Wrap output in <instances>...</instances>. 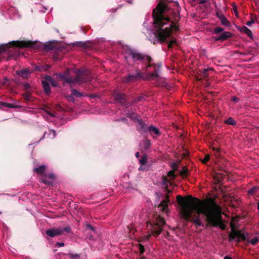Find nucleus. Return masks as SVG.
Segmentation results:
<instances>
[{
    "instance_id": "obj_29",
    "label": "nucleus",
    "mask_w": 259,
    "mask_h": 259,
    "mask_svg": "<svg viewBox=\"0 0 259 259\" xmlns=\"http://www.w3.org/2000/svg\"><path fill=\"white\" fill-rule=\"evenodd\" d=\"M224 30V29L223 28L221 27H217L214 29V33H216V34H218V33H220L223 32Z\"/></svg>"
},
{
    "instance_id": "obj_10",
    "label": "nucleus",
    "mask_w": 259,
    "mask_h": 259,
    "mask_svg": "<svg viewBox=\"0 0 259 259\" xmlns=\"http://www.w3.org/2000/svg\"><path fill=\"white\" fill-rule=\"evenodd\" d=\"M236 238H239L242 241H246L248 240L246 238L245 235L242 233L241 231L238 230L236 231L232 229L231 232L229 234L228 241L231 242L233 239H235Z\"/></svg>"
},
{
    "instance_id": "obj_3",
    "label": "nucleus",
    "mask_w": 259,
    "mask_h": 259,
    "mask_svg": "<svg viewBox=\"0 0 259 259\" xmlns=\"http://www.w3.org/2000/svg\"><path fill=\"white\" fill-rule=\"evenodd\" d=\"M165 224L163 217L157 213L153 214L152 218L147 223V234L141 238V241L144 242L149 240L151 236L157 237L161 232L162 227Z\"/></svg>"
},
{
    "instance_id": "obj_37",
    "label": "nucleus",
    "mask_w": 259,
    "mask_h": 259,
    "mask_svg": "<svg viewBox=\"0 0 259 259\" xmlns=\"http://www.w3.org/2000/svg\"><path fill=\"white\" fill-rule=\"evenodd\" d=\"M231 100H232L233 102H234L237 103V102L239 101V99H238L237 97L233 96V97L232 98Z\"/></svg>"
},
{
    "instance_id": "obj_17",
    "label": "nucleus",
    "mask_w": 259,
    "mask_h": 259,
    "mask_svg": "<svg viewBox=\"0 0 259 259\" xmlns=\"http://www.w3.org/2000/svg\"><path fill=\"white\" fill-rule=\"evenodd\" d=\"M17 73L24 78H28L31 74V72L27 69H23L21 71H17Z\"/></svg>"
},
{
    "instance_id": "obj_9",
    "label": "nucleus",
    "mask_w": 259,
    "mask_h": 259,
    "mask_svg": "<svg viewBox=\"0 0 259 259\" xmlns=\"http://www.w3.org/2000/svg\"><path fill=\"white\" fill-rule=\"evenodd\" d=\"M70 228L69 227H59L58 228H53L48 229L46 231V234L51 237H54L55 236H59L64 233V232H68L70 231Z\"/></svg>"
},
{
    "instance_id": "obj_27",
    "label": "nucleus",
    "mask_w": 259,
    "mask_h": 259,
    "mask_svg": "<svg viewBox=\"0 0 259 259\" xmlns=\"http://www.w3.org/2000/svg\"><path fill=\"white\" fill-rule=\"evenodd\" d=\"M0 104L3 106H4L5 107H9L11 108L16 107V106H15L13 104H11V103H5V102H0Z\"/></svg>"
},
{
    "instance_id": "obj_20",
    "label": "nucleus",
    "mask_w": 259,
    "mask_h": 259,
    "mask_svg": "<svg viewBox=\"0 0 259 259\" xmlns=\"http://www.w3.org/2000/svg\"><path fill=\"white\" fill-rule=\"evenodd\" d=\"M239 30L240 31L244 32V33L246 34L250 37L252 36L251 31L245 26H243L240 27L239 28Z\"/></svg>"
},
{
    "instance_id": "obj_57",
    "label": "nucleus",
    "mask_w": 259,
    "mask_h": 259,
    "mask_svg": "<svg viewBox=\"0 0 259 259\" xmlns=\"http://www.w3.org/2000/svg\"><path fill=\"white\" fill-rule=\"evenodd\" d=\"M167 1H168V2H170V1H171V0H167Z\"/></svg>"
},
{
    "instance_id": "obj_21",
    "label": "nucleus",
    "mask_w": 259,
    "mask_h": 259,
    "mask_svg": "<svg viewBox=\"0 0 259 259\" xmlns=\"http://www.w3.org/2000/svg\"><path fill=\"white\" fill-rule=\"evenodd\" d=\"M247 193L249 195H254L257 193L259 194V187L256 186H253L248 191Z\"/></svg>"
},
{
    "instance_id": "obj_14",
    "label": "nucleus",
    "mask_w": 259,
    "mask_h": 259,
    "mask_svg": "<svg viewBox=\"0 0 259 259\" xmlns=\"http://www.w3.org/2000/svg\"><path fill=\"white\" fill-rule=\"evenodd\" d=\"M55 179V176L53 174H50L48 176H43L41 181L46 184L51 185Z\"/></svg>"
},
{
    "instance_id": "obj_36",
    "label": "nucleus",
    "mask_w": 259,
    "mask_h": 259,
    "mask_svg": "<svg viewBox=\"0 0 259 259\" xmlns=\"http://www.w3.org/2000/svg\"><path fill=\"white\" fill-rule=\"evenodd\" d=\"M136 77L135 76H134V75H129L128 77L127 78L126 80V81H132L133 80V78Z\"/></svg>"
},
{
    "instance_id": "obj_5",
    "label": "nucleus",
    "mask_w": 259,
    "mask_h": 259,
    "mask_svg": "<svg viewBox=\"0 0 259 259\" xmlns=\"http://www.w3.org/2000/svg\"><path fill=\"white\" fill-rule=\"evenodd\" d=\"M34 44L30 41H13L8 44L0 46V55L7 54L9 57L17 56L19 49L21 48H33Z\"/></svg>"
},
{
    "instance_id": "obj_45",
    "label": "nucleus",
    "mask_w": 259,
    "mask_h": 259,
    "mask_svg": "<svg viewBox=\"0 0 259 259\" xmlns=\"http://www.w3.org/2000/svg\"><path fill=\"white\" fill-rule=\"evenodd\" d=\"M224 259H232V258L231 257L226 255L224 257Z\"/></svg>"
},
{
    "instance_id": "obj_31",
    "label": "nucleus",
    "mask_w": 259,
    "mask_h": 259,
    "mask_svg": "<svg viewBox=\"0 0 259 259\" xmlns=\"http://www.w3.org/2000/svg\"><path fill=\"white\" fill-rule=\"evenodd\" d=\"M72 95L76 96L77 97H79L81 96V94L79 93H78L76 90H72Z\"/></svg>"
},
{
    "instance_id": "obj_22",
    "label": "nucleus",
    "mask_w": 259,
    "mask_h": 259,
    "mask_svg": "<svg viewBox=\"0 0 259 259\" xmlns=\"http://www.w3.org/2000/svg\"><path fill=\"white\" fill-rule=\"evenodd\" d=\"M42 84L45 92L49 94L51 92V90L48 81L46 80H42Z\"/></svg>"
},
{
    "instance_id": "obj_16",
    "label": "nucleus",
    "mask_w": 259,
    "mask_h": 259,
    "mask_svg": "<svg viewBox=\"0 0 259 259\" xmlns=\"http://www.w3.org/2000/svg\"><path fill=\"white\" fill-rule=\"evenodd\" d=\"M190 172L187 166H183L182 169H179V177L182 179L186 178L189 176Z\"/></svg>"
},
{
    "instance_id": "obj_55",
    "label": "nucleus",
    "mask_w": 259,
    "mask_h": 259,
    "mask_svg": "<svg viewBox=\"0 0 259 259\" xmlns=\"http://www.w3.org/2000/svg\"><path fill=\"white\" fill-rule=\"evenodd\" d=\"M179 165L181 163V160L179 159Z\"/></svg>"
},
{
    "instance_id": "obj_38",
    "label": "nucleus",
    "mask_w": 259,
    "mask_h": 259,
    "mask_svg": "<svg viewBox=\"0 0 259 259\" xmlns=\"http://www.w3.org/2000/svg\"><path fill=\"white\" fill-rule=\"evenodd\" d=\"M254 23V21L252 19L250 21H247L246 23V24L248 26H250L251 25H252V24H253Z\"/></svg>"
},
{
    "instance_id": "obj_53",
    "label": "nucleus",
    "mask_w": 259,
    "mask_h": 259,
    "mask_svg": "<svg viewBox=\"0 0 259 259\" xmlns=\"http://www.w3.org/2000/svg\"><path fill=\"white\" fill-rule=\"evenodd\" d=\"M88 227L91 228L92 230H93V228L90 225L88 226Z\"/></svg>"
},
{
    "instance_id": "obj_11",
    "label": "nucleus",
    "mask_w": 259,
    "mask_h": 259,
    "mask_svg": "<svg viewBox=\"0 0 259 259\" xmlns=\"http://www.w3.org/2000/svg\"><path fill=\"white\" fill-rule=\"evenodd\" d=\"M168 196L167 195V197ZM169 203V200L166 198L165 200H163L158 206L157 208V211H161L162 213L167 214L168 212V205Z\"/></svg>"
},
{
    "instance_id": "obj_56",
    "label": "nucleus",
    "mask_w": 259,
    "mask_h": 259,
    "mask_svg": "<svg viewBox=\"0 0 259 259\" xmlns=\"http://www.w3.org/2000/svg\"><path fill=\"white\" fill-rule=\"evenodd\" d=\"M217 152H220L219 150V149H217Z\"/></svg>"
},
{
    "instance_id": "obj_49",
    "label": "nucleus",
    "mask_w": 259,
    "mask_h": 259,
    "mask_svg": "<svg viewBox=\"0 0 259 259\" xmlns=\"http://www.w3.org/2000/svg\"><path fill=\"white\" fill-rule=\"evenodd\" d=\"M25 87L26 88H28L29 85V84L28 83H26L25 84Z\"/></svg>"
},
{
    "instance_id": "obj_19",
    "label": "nucleus",
    "mask_w": 259,
    "mask_h": 259,
    "mask_svg": "<svg viewBox=\"0 0 259 259\" xmlns=\"http://www.w3.org/2000/svg\"><path fill=\"white\" fill-rule=\"evenodd\" d=\"M114 97L117 101L121 103L123 102V101L125 99V95L120 93L115 94Z\"/></svg>"
},
{
    "instance_id": "obj_13",
    "label": "nucleus",
    "mask_w": 259,
    "mask_h": 259,
    "mask_svg": "<svg viewBox=\"0 0 259 259\" xmlns=\"http://www.w3.org/2000/svg\"><path fill=\"white\" fill-rule=\"evenodd\" d=\"M231 36V33L230 32L226 31L222 33L218 36L216 37L214 39L215 41H223L225 40H227L228 38Z\"/></svg>"
},
{
    "instance_id": "obj_39",
    "label": "nucleus",
    "mask_w": 259,
    "mask_h": 259,
    "mask_svg": "<svg viewBox=\"0 0 259 259\" xmlns=\"http://www.w3.org/2000/svg\"><path fill=\"white\" fill-rule=\"evenodd\" d=\"M64 245V244L63 243L57 242L56 243V246L58 247H62Z\"/></svg>"
},
{
    "instance_id": "obj_32",
    "label": "nucleus",
    "mask_w": 259,
    "mask_h": 259,
    "mask_svg": "<svg viewBox=\"0 0 259 259\" xmlns=\"http://www.w3.org/2000/svg\"><path fill=\"white\" fill-rule=\"evenodd\" d=\"M46 79L47 80V81L50 82L53 86H56V84L54 80L50 76H48L46 78Z\"/></svg>"
},
{
    "instance_id": "obj_7",
    "label": "nucleus",
    "mask_w": 259,
    "mask_h": 259,
    "mask_svg": "<svg viewBox=\"0 0 259 259\" xmlns=\"http://www.w3.org/2000/svg\"><path fill=\"white\" fill-rule=\"evenodd\" d=\"M128 116L131 119L137 121V123L136 126L138 130L141 132H145L147 130L150 132L151 135L153 134L156 136H158L159 135V132L158 129L152 126L147 127V126L143 122L142 120L138 119L137 116L135 114H131L128 113Z\"/></svg>"
},
{
    "instance_id": "obj_54",
    "label": "nucleus",
    "mask_w": 259,
    "mask_h": 259,
    "mask_svg": "<svg viewBox=\"0 0 259 259\" xmlns=\"http://www.w3.org/2000/svg\"><path fill=\"white\" fill-rule=\"evenodd\" d=\"M236 52H237V53H240V54H243V53H240V52H238V51H237Z\"/></svg>"
},
{
    "instance_id": "obj_43",
    "label": "nucleus",
    "mask_w": 259,
    "mask_h": 259,
    "mask_svg": "<svg viewBox=\"0 0 259 259\" xmlns=\"http://www.w3.org/2000/svg\"><path fill=\"white\" fill-rule=\"evenodd\" d=\"M50 133H52L53 134L54 137H55V132L54 130H51Z\"/></svg>"
},
{
    "instance_id": "obj_15",
    "label": "nucleus",
    "mask_w": 259,
    "mask_h": 259,
    "mask_svg": "<svg viewBox=\"0 0 259 259\" xmlns=\"http://www.w3.org/2000/svg\"><path fill=\"white\" fill-rule=\"evenodd\" d=\"M182 150L179 149V156L181 155L182 158L183 159H185L186 160L189 159L190 158V155L187 149L183 145L182 146Z\"/></svg>"
},
{
    "instance_id": "obj_28",
    "label": "nucleus",
    "mask_w": 259,
    "mask_h": 259,
    "mask_svg": "<svg viewBox=\"0 0 259 259\" xmlns=\"http://www.w3.org/2000/svg\"><path fill=\"white\" fill-rule=\"evenodd\" d=\"M207 2L206 0H190L191 5H194V3H197L200 4H205Z\"/></svg>"
},
{
    "instance_id": "obj_24",
    "label": "nucleus",
    "mask_w": 259,
    "mask_h": 259,
    "mask_svg": "<svg viewBox=\"0 0 259 259\" xmlns=\"http://www.w3.org/2000/svg\"><path fill=\"white\" fill-rule=\"evenodd\" d=\"M224 123L232 125H235L236 124V122L232 117H229L228 119L225 120Z\"/></svg>"
},
{
    "instance_id": "obj_1",
    "label": "nucleus",
    "mask_w": 259,
    "mask_h": 259,
    "mask_svg": "<svg viewBox=\"0 0 259 259\" xmlns=\"http://www.w3.org/2000/svg\"><path fill=\"white\" fill-rule=\"evenodd\" d=\"M183 206V215L185 218L193 222L196 227L203 226V223L200 219V214H204L207 222L212 227H219L221 229H226V226L223 222L219 207L215 204L214 207H204L203 203L198 198H194V201L190 202L187 198L179 195V207ZM180 211L179 210V214Z\"/></svg>"
},
{
    "instance_id": "obj_4",
    "label": "nucleus",
    "mask_w": 259,
    "mask_h": 259,
    "mask_svg": "<svg viewBox=\"0 0 259 259\" xmlns=\"http://www.w3.org/2000/svg\"><path fill=\"white\" fill-rule=\"evenodd\" d=\"M127 55L125 56L126 60H127L128 59L132 58L134 61H138V60H139V61L144 60V61H147L149 63V65L147 66V68L151 67L152 66L154 69V71L153 72L149 73L145 76L142 73H138L137 75V76H138L139 77L143 78L146 79H155L157 78L158 72L159 69L160 67V65H156V64L152 65V64H151V58L150 57L143 56V55L138 53L134 51L133 50H129L128 52L127 53Z\"/></svg>"
},
{
    "instance_id": "obj_34",
    "label": "nucleus",
    "mask_w": 259,
    "mask_h": 259,
    "mask_svg": "<svg viewBox=\"0 0 259 259\" xmlns=\"http://www.w3.org/2000/svg\"><path fill=\"white\" fill-rule=\"evenodd\" d=\"M138 245H139L138 246V248H139V251L140 252V254H142V253H143L144 252V250H145L144 247L141 244H139Z\"/></svg>"
},
{
    "instance_id": "obj_52",
    "label": "nucleus",
    "mask_w": 259,
    "mask_h": 259,
    "mask_svg": "<svg viewBox=\"0 0 259 259\" xmlns=\"http://www.w3.org/2000/svg\"><path fill=\"white\" fill-rule=\"evenodd\" d=\"M176 198L177 201H178V195H177V196H176Z\"/></svg>"
},
{
    "instance_id": "obj_18",
    "label": "nucleus",
    "mask_w": 259,
    "mask_h": 259,
    "mask_svg": "<svg viewBox=\"0 0 259 259\" xmlns=\"http://www.w3.org/2000/svg\"><path fill=\"white\" fill-rule=\"evenodd\" d=\"M139 162L141 164V166L139 167V170H147L144 166L147 163V157L145 155L142 156L141 159L139 160Z\"/></svg>"
},
{
    "instance_id": "obj_30",
    "label": "nucleus",
    "mask_w": 259,
    "mask_h": 259,
    "mask_svg": "<svg viewBox=\"0 0 259 259\" xmlns=\"http://www.w3.org/2000/svg\"><path fill=\"white\" fill-rule=\"evenodd\" d=\"M24 97L27 101H31L32 100L31 95L29 93H26Z\"/></svg>"
},
{
    "instance_id": "obj_50",
    "label": "nucleus",
    "mask_w": 259,
    "mask_h": 259,
    "mask_svg": "<svg viewBox=\"0 0 259 259\" xmlns=\"http://www.w3.org/2000/svg\"><path fill=\"white\" fill-rule=\"evenodd\" d=\"M144 98L143 97H140L138 98V101H141L142 99Z\"/></svg>"
},
{
    "instance_id": "obj_44",
    "label": "nucleus",
    "mask_w": 259,
    "mask_h": 259,
    "mask_svg": "<svg viewBox=\"0 0 259 259\" xmlns=\"http://www.w3.org/2000/svg\"><path fill=\"white\" fill-rule=\"evenodd\" d=\"M235 241H236L237 243H239L240 241V240L238 238H236L235 239H234Z\"/></svg>"
},
{
    "instance_id": "obj_48",
    "label": "nucleus",
    "mask_w": 259,
    "mask_h": 259,
    "mask_svg": "<svg viewBox=\"0 0 259 259\" xmlns=\"http://www.w3.org/2000/svg\"><path fill=\"white\" fill-rule=\"evenodd\" d=\"M180 117H181V116H180V115L179 114V123L181 122V118H182V117H181V118H180ZM180 128V127H179V128Z\"/></svg>"
},
{
    "instance_id": "obj_25",
    "label": "nucleus",
    "mask_w": 259,
    "mask_h": 259,
    "mask_svg": "<svg viewBox=\"0 0 259 259\" xmlns=\"http://www.w3.org/2000/svg\"><path fill=\"white\" fill-rule=\"evenodd\" d=\"M46 169V167L44 165L40 166L37 168H35L34 170L38 174H42Z\"/></svg>"
},
{
    "instance_id": "obj_58",
    "label": "nucleus",
    "mask_w": 259,
    "mask_h": 259,
    "mask_svg": "<svg viewBox=\"0 0 259 259\" xmlns=\"http://www.w3.org/2000/svg\"><path fill=\"white\" fill-rule=\"evenodd\" d=\"M258 128H259V126H258Z\"/></svg>"
},
{
    "instance_id": "obj_2",
    "label": "nucleus",
    "mask_w": 259,
    "mask_h": 259,
    "mask_svg": "<svg viewBox=\"0 0 259 259\" xmlns=\"http://www.w3.org/2000/svg\"><path fill=\"white\" fill-rule=\"evenodd\" d=\"M166 6L159 3L153 10L154 34L157 39L163 42L167 41L169 49L177 46V41L175 35L178 30L177 24L165 16Z\"/></svg>"
},
{
    "instance_id": "obj_6",
    "label": "nucleus",
    "mask_w": 259,
    "mask_h": 259,
    "mask_svg": "<svg viewBox=\"0 0 259 259\" xmlns=\"http://www.w3.org/2000/svg\"><path fill=\"white\" fill-rule=\"evenodd\" d=\"M76 74L75 78L68 77L67 74H60V77L66 82L69 83L73 84H81L85 82H88L91 80V74L89 71H80L76 70L74 71Z\"/></svg>"
},
{
    "instance_id": "obj_46",
    "label": "nucleus",
    "mask_w": 259,
    "mask_h": 259,
    "mask_svg": "<svg viewBox=\"0 0 259 259\" xmlns=\"http://www.w3.org/2000/svg\"><path fill=\"white\" fill-rule=\"evenodd\" d=\"M136 157H137V158L139 157V156H140V153H139V152H137V153H136Z\"/></svg>"
},
{
    "instance_id": "obj_47",
    "label": "nucleus",
    "mask_w": 259,
    "mask_h": 259,
    "mask_svg": "<svg viewBox=\"0 0 259 259\" xmlns=\"http://www.w3.org/2000/svg\"><path fill=\"white\" fill-rule=\"evenodd\" d=\"M177 166H178V165H177V164H174V167H173V168H174V169H177Z\"/></svg>"
},
{
    "instance_id": "obj_23",
    "label": "nucleus",
    "mask_w": 259,
    "mask_h": 259,
    "mask_svg": "<svg viewBox=\"0 0 259 259\" xmlns=\"http://www.w3.org/2000/svg\"><path fill=\"white\" fill-rule=\"evenodd\" d=\"M259 240V237L257 236H254L250 240L248 239L247 240V243H251L252 245H255Z\"/></svg>"
},
{
    "instance_id": "obj_12",
    "label": "nucleus",
    "mask_w": 259,
    "mask_h": 259,
    "mask_svg": "<svg viewBox=\"0 0 259 259\" xmlns=\"http://www.w3.org/2000/svg\"><path fill=\"white\" fill-rule=\"evenodd\" d=\"M217 16L220 19L221 24L225 26H229L230 25L229 21L224 16L221 11L217 12Z\"/></svg>"
},
{
    "instance_id": "obj_35",
    "label": "nucleus",
    "mask_w": 259,
    "mask_h": 259,
    "mask_svg": "<svg viewBox=\"0 0 259 259\" xmlns=\"http://www.w3.org/2000/svg\"><path fill=\"white\" fill-rule=\"evenodd\" d=\"M69 256L71 258H72L73 259H80V257H79V255L77 254H73L70 253Z\"/></svg>"
},
{
    "instance_id": "obj_33",
    "label": "nucleus",
    "mask_w": 259,
    "mask_h": 259,
    "mask_svg": "<svg viewBox=\"0 0 259 259\" xmlns=\"http://www.w3.org/2000/svg\"><path fill=\"white\" fill-rule=\"evenodd\" d=\"M210 156L209 155H206L204 158L202 160V162L203 163H206L209 160Z\"/></svg>"
},
{
    "instance_id": "obj_26",
    "label": "nucleus",
    "mask_w": 259,
    "mask_h": 259,
    "mask_svg": "<svg viewBox=\"0 0 259 259\" xmlns=\"http://www.w3.org/2000/svg\"><path fill=\"white\" fill-rule=\"evenodd\" d=\"M212 70L211 68H204L202 70V71L201 73V75L203 77H206L208 76V71Z\"/></svg>"
},
{
    "instance_id": "obj_42",
    "label": "nucleus",
    "mask_w": 259,
    "mask_h": 259,
    "mask_svg": "<svg viewBox=\"0 0 259 259\" xmlns=\"http://www.w3.org/2000/svg\"><path fill=\"white\" fill-rule=\"evenodd\" d=\"M233 9H234V13H235V14L236 16H237V15H238V12H237V8H236V6H235V7H234L233 8Z\"/></svg>"
},
{
    "instance_id": "obj_41",
    "label": "nucleus",
    "mask_w": 259,
    "mask_h": 259,
    "mask_svg": "<svg viewBox=\"0 0 259 259\" xmlns=\"http://www.w3.org/2000/svg\"><path fill=\"white\" fill-rule=\"evenodd\" d=\"M46 114H48V115L51 116V117H55V115L53 113H51L49 111H47L46 112Z\"/></svg>"
},
{
    "instance_id": "obj_40",
    "label": "nucleus",
    "mask_w": 259,
    "mask_h": 259,
    "mask_svg": "<svg viewBox=\"0 0 259 259\" xmlns=\"http://www.w3.org/2000/svg\"><path fill=\"white\" fill-rule=\"evenodd\" d=\"M146 148H147L150 145V142L148 140H145Z\"/></svg>"
},
{
    "instance_id": "obj_51",
    "label": "nucleus",
    "mask_w": 259,
    "mask_h": 259,
    "mask_svg": "<svg viewBox=\"0 0 259 259\" xmlns=\"http://www.w3.org/2000/svg\"><path fill=\"white\" fill-rule=\"evenodd\" d=\"M183 137V135L182 134H181L180 133H179V138L180 139V138L182 137Z\"/></svg>"
},
{
    "instance_id": "obj_8",
    "label": "nucleus",
    "mask_w": 259,
    "mask_h": 259,
    "mask_svg": "<svg viewBox=\"0 0 259 259\" xmlns=\"http://www.w3.org/2000/svg\"><path fill=\"white\" fill-rule=\"evenodd\" d=\"M176 178V175L173 170L169 171L167 175L163 178L162 182V187L168 193L171 192L176 186L174 182Z\"/></svg>"
}]
</instances>
